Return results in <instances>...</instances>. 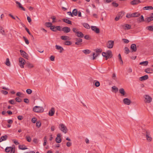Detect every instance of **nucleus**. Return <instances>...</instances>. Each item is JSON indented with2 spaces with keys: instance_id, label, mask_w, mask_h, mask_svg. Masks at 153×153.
I'll return each mask as SVG.
<instances>
[{
  "instance_id": "6e6552de",
  "label": "nucleus",
  "mask_w": 153,
  "mask_h": 153,
  "mask_svg": "<svg viewBox=\"0 0 153 153\" xmlns=\"http://www.w3.org/2000/svg\"><path fill=\"white\" fill-rule=\"evenodd\" d=\"M19 65L21 68H24V65L25 63V60L22 58L20 57L19 58Z\"/></svg>"
},
{
  "instance_id": "dca6fc26",
  "label": "nucleus",
  "mask_w": 153,
  "mask_h": 153,
  "mask_svg": "<svg viewBox=\"0 0 153 153\" xmlns=\"http://www.w3.org/2000/svg\"><path fill=\"white\" fill-rule=\"evenodd\" d=\"M131 48L132 52H136L137 50L136 45L134 44H132L131 46Z\"/></svg>"
},
{
  "instance_id": "603ef678",
  "label": "nucleus",
  "mask_w": 153,
  "mask_h": 153,
  "mask_svg": "<svg viewBox=\"0 0 153 153\" xmlns=\"http://www.w3.org/2000/svg\"><path fill=\"white\" fill-rule=\"evenodd\" d=\"M9 102L12 105H14L15 104V102L14 100H12L9 101Z\"/></svg>"
},
{
  "instance_id": "c756f323",
  "label": "nucleus",
  "mask_w": 153,
  "mask_h": 153,
  "mask_svg": "<svg viewBox=\"0 0 153 153\" xmlns=\"http://www.w3.org/2000/svg\"><path fill=\"white\" fill-rule=\"evenodd\" d=\"M131 14L132 17H137L140 15V13L137 12Z\"/></svg>"
},
{
  "instance_id": "58836bf2",
  "label": "nucleus",
  "mask_w": 153,
  "mask_h": 153,
  "mask_svg": "<svg viewBox=\"0 0 153 153\" xmlns=\"http://www.w3.org/2000/svg\"><path fill=\"white\" fill-rule=\"evenodd\" d=\"M12 147H8L6 148L5 149V151L6 152H10L11 150H12Z\"/></svg>"
},
{
  "instance_id": "6e6d98bb",
  "label": "nucleus",
  "mask_w": 153,
  "mask_h": 153,
  "mask_svg": "<svg viewBox=\"0 0 153 153\" xmlns=\"http://www.w3.org/2000/svg\"><path fill=\"white\" fill-rule=\"evenodd\" d=\"M95 51H96V53H101L102 52V50L101 48H99V49L97 48L95 50Z\"/></svg>"
},
{
  "instance_id": "3c124183",
  "label": "nucleus",
  "mask_w": 153,
  "mask_h": 153,
  "mask_svg": "<svg viewBox=\"0 0 153 153\" xmlns=\"http://www.w3.org/2000/svg\"><path fill=\"white\" fill-rule=\"evenodd\" d=\"M118 57H119V59H120V61L121 62H120V63L122 64H123V61L122 60V58H121V55L120 54H118Z\"/></svg>"
},
{
  "instance_id": "8fccbe9b",
  "label": "nucleus",
  "mask_w": 153,
  "mask_h": 153,
  "mask_svg": "<svg viewBox=\"0 0 153 153\" xmlns=\"http://www.w3.org/2000/svg\"><path fill=\"white\" fill-rule=\"evenodd\" d=\"M98 54H95V53H93V57L92 59L94 60L96 59V58L98 56Z\"/></svg>"
},
{
  "instance_id": "4c0bfd02",
  "label": "nucleus",
  "mask_w": 153,
  "mask_h": 153,
  "mask_svg": "<svg viewBox=\"0 0 153 153\" xmlns=\"http://www.w3.org/2000/svg\"><path fill=\"white\" fill-rule=\"evenodd\" d=\"M5 63V64L8 66H10V63L9 58H7L6 59V62Z\"/></svg>"
},
{
  "instance_id": "680f3d73",
  "label": "nucleus",
  "mask_w": 153,
  "mask_h": 153,
  "mask_svg": "<svg viewBox=\"0 0 153 153\" xmlns=\"http://www.w3.org/2000/svg\"><path fill=\"white\" fill-rule=\"evenodd\" d=\"M125 51L126 52V54L128 53L130 51L129 49L127 47H125Z\"/></svg>"
},
{
  "instance_id": "338daca9",
  "label": "nucleus",
  "mask_w": 153,
  "mask_h": 153,
  "mask_svg": "<svg viewBox=\"0 0 153 153\" xmlns=\"http://www.w3.org/2000/svg\"><path fill=\"white\" fill-rule=\"evenodd\" d=\"M60 28H61V27L60 26H57L56 27V30H58L59 31H61V30H61Z\"/></svg>"
},
{
  "instance_id": "423d86ee",
  "label": "nucleus",
  "mask_w": 153,
  "mask_h": 153,
  "mask_svg": "<svg viewBox=\"0 0 153 153\" xmlns=\"http://www.w3.org/2000/svg\"><path fill=\"white\" fill-rule=\"evenodd\" d=\"M114 42L112 40H109L106 43V47L109 49H111L113 47Z\"/></svg>"
},
{
  "instance_id": "a878e982",
  "label": "nucleus",
  "mask_w": 153,
  "mask_h": 153,
  "mask_svg": "<svg viewBox=\"0 0 153 153\" xmlns=\"http://www.w3.org/2000/svg\"><path fill=\"white\" fill-rule=\"evenodd\" d=\"M137 21L140 22H144L145 20L143 16V15H141L140 17H139L137 19Z\"/></svg>"
},
{
  "instance_id": "e2e57ef3",
  "label": "nucleus",
  "mask_w": 153,
  "mask_h": 153,
  "mask_svg": "<svg viewBox=\"0 0 153 153\" xmlns=\"http://www.w3.org/2000/svg\"><path fill=\"white\" fill-rule=\"evenodd\" d=\"M13 141L14 143L16 145H18L19 144V143L15 139H13L12 140Z\"/></svg>"
},
{
  "instance_id": "bf43d9fd",
  "label": "nucleus",
  "mask_w": 153,
  "mask_h": 153,
  "mask_svg": "<svg viewBox=\"0 0 153 153\" xmlns=\"http://www.w3.org/2000/svg\"><path fill=\"white\" fill-rule=\"evenodd\" d=\"M7 137L8 136L7 135H5L4 136H2V137L3 140V141L6 140L7 139Z\"/></svg>"
},
{
  "instance_id": "ea45409f",
  "label": "nucleus",
  "mask_w": 153,
  "mask_h": 153,
  "mask_svg": "<svg viewBox=\"0 0 153 153\" xmlns=\"http://www.w3.org/2000/svg\"><path fill=\"white\" fill-rule=\"evenodd\" d=\"M62 139L61 137H56V141L57 143H59L61 142Z\"/></svg>"
},
{
  "instance_id": "4be33fe9",
  "label": "nucleus",
  "mask_w": 153,
  "mask_h": 153,
  "mask_svg": "<svg viewBox=\"0 0 153 153\" xmlns=\"http://www.w3.org/2000/svg\"><path fill=\"white\" fill-rule=\"evenodd\" d=\"M76 35L78 37L80 38H82L84 36V34L80 31H78Z\"/></svg>"
},
{
  "instance_id": "052dcab7",
  "label": "nucleus",
  "mask_w": 153,
  "mask_h": 153,
  "mask_svg": "<svg viewBox=\"0 0 153 153\" xmlns=\"http://www.w3.org/2000/svg\"><path fill=\"white\" fill-rule=\"evenodd\" d=\"M36 119L35 117L33 118L32 119L31 121L33 123H35L36 121Z\"/></svg>"
},
{
  "instance_id": "2eb2a0df",
  "label": "nucleus",
  "mask_w": 153,
  "mask_h": 153,
  "mask_svg": "<svg viewBox=\"0 0 153 153\" xmlns=\"http://www.w3.org/2000/svg\"><path fill=\"white\" fill-rule=\"evenodd\" d=\"M55 110L54 108H52L49 111L48 114L50 116H53L55 113Z\"/></svg>"
},
{
  "instance_id": "49530a36",
  "label": "nucleus",
  "mask_w": 153,
  "mask_h": 153,
  "mask_svg": "<svg viewBox=\"0 0 153 153\" xmlns=\"http://www.w3.org/2000/svg\"><path fill=\"white\" fill-rule=\"evenodd\" d=\"M52 25V24L51 22H46L45 23V25L48 27H51Z\"/></svg>"
},
{
  "instance_id": "412c9836",
  "label": "nucleus",
  "mask_w": 153,
  "mask_h": 153,
  "mask_svg": "<svg viewBox=\"0 0 153 153\" xmlns=\"http://www.w3.org/2000/svg\"><path fill=\"white\" fill-rule=\"evenodd\" d=\"M16 3L18 5V6L19 8H21L22 10L24 11L25 10V8L22 6V5L18 1H16Z\"/></svg>"
},
{
  "instance_id": "39448f33",
  "label": "nucleus",
  "mask_w": 153,
  "mask_h": 153,
  "mask_svg": "<svg viewBox=\"0 0 153 153\" xmlns=\"http://www.w3.org/2000/svg\"><path fill=\"white\" fill-rule=\"evenodd\" d=\"M146 140L149 142H151L152 140V138L151 136L149 131H146L145 134Z\"/></svg>"
},
{
  "instance_id": "37998d69",
  "label": "nucleus",
  "mask_w": 153,
  "mask_h": 153,
  "mask_svg": "<svg viewBox=\"0 0 153 153\" xmlns=\"http://www.w3.org/2000/svg\"><path fill=\"white\" fill-rule=\"evenodd\" d=\"M26 138L28 142H30L31 141V139L29 136H27L26 137Z\"/></svg>"
},
{
  "instance_id": "c85d7f7f",
  "label": "nucleus",
  "mask_w": 153,
  "mask_h": 153,
  "mask_svg": "<svg viewBox=\"0 0 153 153\" xmlns=\"http://www.w3.org/2000/svg\"><path fill=\"white\" fill-rule=\"evenodd\" d=\"M0 33L3 35H5V31L4 30L3 27L1 26H0Z\"/></svg>"
},
{
  "instance_id": "09e8293b",
  "label": "nucleus",
  "mask_w": 153,
  "mask_h": 153,
  "mask_svg": "<svg viewBox=\"0 0 153 153\" xmlns=\"http://www.w3.org/2000/svg\"><path fill=\"white\" fill-rule=\"evenodd\" d=\"M23 38L24 39L25 43L28 45L29 44V42L28 40L25 37L23 36Z\"/></svg>"
},
{
  "instance_id": "aec40b11",
  "label": "nucleus",
  "mask_w": 153,
  "mask_h": 153,
  "mask_svg": "<svg viewBox=\"0 0 153 153\" xmlns=\"http://www.w3.org/2000/svg\"><path fill=\"white\" fill-rule=\"evenodd\" d=\"M149 78L148 76L147 75H145V76H141L140 78V80L141 81L145 80Z\"/></svg>"
},
{
  "instance_id": "e433bc0d",
  "label": "nucleus",
  "mask_w": 153,
  "mask_h": 153,
  "mask_svg": "<svg viewBox=\"0 0 153 153\" xmlns=\"http://www.w3.org/2000/svg\"><path fill=\"white\" fill-rule=\"evenodd\" d=\"M82 52L83 53L86 54H88L91 52V51L88 49H86L83 50Z\"/></svg>"
},
{
  "instance_id": "473e14b6",
  "label": "nucleus",
  "mask_w": 153,
  "mask_h": 153,
  "mask_svg": "<svg viewBox=\"0 0 153 153\" xmlns=\"http://www.w3.org/2000/svg\"><path fill=\"white\" fill-rule=\"evenodd\" d=\"M72 13V14H73V15L75 16H77V13H78L77 10L76 9H74L73 10Z\"/></svg>"
},
{
  "instance_id": "c9c22d12",
  "label": "nucleus",
  "mask_w": 153,
  "mask_h": 153,
  "mask_svg": "<svg viewBox=\"0 0 153 153\" xmlns=\"http://www.w3.org/2000/svg\"><path fill=\"white\" fill-rule=\"evenodd\" d=\"M148 63L149 62L148 61H145L140 62V65H143L144 66H146L148 65Z\"/></svg>"
},
{
  "instance_id": "13d9d810",
  "label": "nucleus",
  "mask_w": 153,
  "mask_h": 153,
  "mask_svg": "<svg viewBox=\"0 0 153 153\" xmlns=\"http://www.w3.org/2000/svg\"><path fill=\"white\" fill-rule=\"evenodd\" d=\"M112 4L114 6L116 7H118V4L114 2H112Z\"/></svg>"
},
{
  "instance_id": "c03bdc74",
  "label": "nucleus",
  "mask_w": 153,
  "mask_h": 153,
  "mask_svg": "<svg viewBox=\"0 0 153 153\" xmlns=\"http://www.w3.org/2000/svg\"><path fill=\"white\" fill-rule=\"evenodd\" d=\"M146 28L150 31H153V26H149L146 27Z\"/></svg>"
},
{
  "instance_id": "7c9ffc66",
  "label": "nucleus",
  "mask_w": 153,
  "mask_h": 153,
  "mask_svg": "<svg viewBox=\"0 0 153 153\" xmlns=\"http://www.w3.org/2000/svg\"><path fill=\"white\" fill-rule=\"evenodd\" d=\"M143 9V10H152L153 7L151 6H146L144 7Z\"/></svg>"
},
{
  "instance_id": "1a4fd4ad",
  "label": "nucleus",
  "mask_w": 153,
  "mask_h": 153,
  "mask_svg": "<svg viewBox=\"0 0 153 153\" xmlns=\"http://www.w3.org/2000/svg\"><path fill=\"white\" fill-rule=\"evenodd\" d=\"M20 52L21 53V55L24 58L28 59H29V56L27 53H26L24 51L22 50H20Z\"/></svg>"
},
{
  "instance_id": "393cba45",
  "label": "nucleus",
  "mask_w": 153,
  "mask_h": 153,
  "mask_svg": "<svg viewBox=\"0 0 153 153\" xmlns=\"http://www.w3.org/2000/svg\"><path fill=\"white\" fill-rule=\"evenodd\" d=\"M153 70L151 68H148L145 70V72L147 73H152L153 72Z\"/></svg>"
},
{
  "instance_id": "774afa93",
  "label": "nucleus",
  "mask_w": 153,
  "mask_h": 153,
  "mask_svg": "<svg viewBox=\"0 0 153 153\" xmlns=\"http://www.w3.org/2000/svg\"><path fill=\"white\" fill-rule=\"evenodd\" d=\"M1 92L3 94L6 95L7 94H8V92L7 91H4V90H2L1 91Z\"/></svg>"
},
{
  "instance_id": "69168bd1",
  "label": "nucleus",
  "mask_w": 153,
  "mask_h": 153,
  "mask_svg": "<svg viewBox=\"0 0 153 153\" xmlns=\"http://www.w3.org/2000/svg\"><path fill=\"white\" fill-rule=\"evenodd\" d=\"M123 42L124 43H127L129 42V41L128 39H123Z\"/></svg>"
},
{
  "instance_id": "f03ea898",
  "label": "nucleus",
  "mask_w": 153,
  "mask_h": 153,
  "mask_svg": "<svg viewBox=\"0 0 153 153\" xmlns=\"http://www.w3.org/2000/svg\"><path fill=\"white\" fill-rule=\"evenodd\" d=\"M44 109L42 107L36 106L33 108V111L36 113H42L44 111Z\"/></svg>"
},
{
  "instance_id": "5701e85b",
  "label": "nucleus",
  "mask_w": 153,
  "mask_h": 153,
  "mask_svg": "<svg viewBox=\"0 0 153 153\" xmlns=\"http://www.w3.org/2000/svg\"><path fill=\"white\" fill-rule=\"evenodd\" d=\"M55 48L56 49L58 50H60V53H62V51L64 50L63 48L62 47L60 46L56 45L55 46Z\"/></svg>"
},
{
  "instance_id": "bb28decb",
  "label": "nucleus",
  "mask_w": 153,
  "mask_h": 153,
  "mask_svg": "<svg viewBox=\"0 0 153 153\" xmlns=\"http://www.w3.org/2000/svg\"><path fill=\"white\" fill-rule=\"evenodd\" d=\"M62 20L65 22L66 23H67L68 24H70V25L72 24L70 20L68 19H62Z\"/></svg>"
},
{
  "instance_id": "b1692460",
  "label": "nucleus",
  "mask_w": 153,
  "mask_h": 153,
  "mask_svg": "<svg viewBox=\"0 0 153 153\" xmlns=\"http://www.w3.org/2000/svg\"><path fill=\"white\" fill-rule=\"evenodd\" d=\"M153 20V16H150L149 17H148L146 19H145V21L147 22H149Z\"/></svg>"
},
{
  "instance_id": "ddd939ff",
  "label": "nucleus",
  "mask_w": 153,
  "mask_h": 153,
  "mask_svg": "<svg viewBox=\"0 0 153 153\" xmlns=\"http://www.w3.org/2000/svg\"><path fill=\"white\" fill-rule=\"evenodd\" d=\"M62 31H63L64 33H68L70 31L71 29L69 27H64L62 28Z\"/></svg>"
},
{
  "instance_id": "7ed1b4c3",
  "label": "nucleus",
  "mask_w": 153,
  "mask_h": 153,
  "mask_svg": "<svg viewBox=\"0 0 153 153\" xmlns=\"http://www.w3.org/2000/svg\"><path fill=\"white\" fill-rule=\"evenodd\" d=\"M59 128L60 130L64 133L66 134L68 131V129L65 126L63 123L59 125Z\"/></svg>"
},
{
  "instance_id": "4468645a",
  "label": "nucleus",
  "mask_w": 153,
  "mask_h": 153,
  "mask_svg": "<svg viewBox=\"0 0 153 153\" xmlns=\"http://www.w3.org/2000/svg\"><path fill=\"white\" fill-rule=\"evenodd\" d=\"M75 40L76 41L75 44L77 45H79L80 44V43L82 41V40L80 38H75Z\"/></svg>"
},
{
  "instance_id": "0eeeda50",
  "label": "nucleus",
  "mask_w": 153,
  "mask_h": 153,
  "mask_svg": "<svg viewBox=\"0 0 153 153\" xmlns=\"http://www.w3.org/2000/svg\"><path fill=\"white\" fill-rule=\"evenodd\" d=\"M122 28L125 30H129L131 28V25L126 24H124L121 25Z\"/></svg>"
},
{
  "instance_id": "5fc2aeb1",
  "label": "nucleus",
  "mask_w": 153,
  "mask_h": 153,
  "mask_svg": "<svg viewBox=\"0 0 153 153\" xmlns=\"http://www.w3.org/2000/svg\"><path fill=\"white\" fill-rule=\"evenodd\" d=\"M16 102H20L22 101V99L19 97H17L15 99Z\"/></svg>"
},
{
  "instance_id": "f257e3e1",
  "label": "nucleus",
  "mask_w": 153,
  "mask_h": 153,
  "mask_svg": "<svg viewBox=\"0 0 153 153\" xmlns=\"http://www.w3.org/2000/svg\"><path fill=\"white\" fill-rule=\"evenodd\" d=\"M102 54L103 57H105L106 60L111 58L112 56V52L110 50L106 52H103Z\"/></svg>"
},
{
  "instance_id": "a18cd8bd",
  "label": "nucleus",
  "mask_w": 153,
  "mask_h": 153,
  "mask_svg": "<svg viewBox=\"0 0 153 153\" xmlns=\"http://www.w3.org/2000/svg\"><path fill=\"white\" fill-rule=\"evenodd\" d=\"M94 85L95 86L98 87L100 86V82L99 81H96Z\"/></svg>"
},
{
  "instance_id": "0e129e2a",
  "label": "nucleus",
  "mask_w": 153,
  "mask_h": 153,
  "mask_svg": "<svg viewBox=\"0 0 153 153\" xmlns=\"http://www.w3.org/2000/svg\"><path fill=\"white\" fill-rule=\"evenodd\" d=\"M16 18H17V19H16V21L18 22H19L20 23H22V22H21V20L19 18V17H17V16H16Z\"/></svg>"
},
{
  "instance_id": "a19ab883",
  "label": "nucleus",
  "mask_w": 153,
  "mask_h": 153,
  "mask_svg": "<svg viewBox=\"0 0 153 153\" xmlns=\"http://www.w3.org/2000/svg\"><path fill=\"white\" fill-rule=\"evenodd\" d=\"M83 26L87 29L90 28V26L88 24L86 23H84L83 24Z\"/></svg>"
},
{
  "instance_id": "a211bd4d",
  "label": "nucleus",
  "mask_w": 153,
  "mask_h": 153,
  "mask_svg": "<svg viewBox=\"0 0 153 153\" xmlns=\"http://www.w3.org/2000/svg\"><path fill=\"white\" fill-rule=\"evenodd\" d=\"M140 3V0H134L131 1L130 3L131 4L134 5Z\"/></svg>"
},
{
  "instance_id": "f3484780",
  "label": "nucleus",
  "mask_w": 153,
  "mask_h": 153,
  "mask_svg": "<svg viewBox=\"0 0 153 153\" xmlns=\"http://www.w3.org/2000/svg\"><path fill=\"white\" fill-rule=\"evenodd\" d=\"M119 91L120 93L121 94L122 96H124L125 97H126L125 96L126 94V92L125 91L124 89L123 88H121L119 89Z\"/></svg>"
},
{
  "instance_id": "de8ad7c7",
  "label": "nucleus",
  "mask_w": 153,
  "mask_h": 153,
  "mask_svg": "<svg viewBox=\"0 0 153 153\" xmlns=\"http://www.w3.org/2000/svg\"><path fill=\"white\" fill-rule=\"evenodd\" d=\"M56 27L55 26H51L50 28L53 31H56Z\"/></svg>"
},
{
  "instance_id": "4d7b16f0",
  "label": "nucleus",
  "mask_w": 153,
  "mask_h": 153,
  "mask_svg": "<svg viewBox=\"0 0 153 153\" xmlns=\"http://www.w3.org/2000/svg\"><path fill=\"white\" fill-rule=\"evenodd\" d=\"M72 30L75 33V34L78 31V30L76 28H73L72 29Z\"/></svg>"
},
{
  "instance_id": "f704fd0d",
  "label": "nucleus",
  "mask_w": 153,
  "mask_h": 153,
  "mask_svg": "<svg viewBox=\"0 0 153 153\" xmlns=\"http://www.w3.org/2000/svg\"><path fill=\"white\" fill-rule=\"evenodd\" d=\"M19 148L20 149L23 150L27 149V148L25 146L23 145H19Z\"/></svg>"
},
{
  "instance_id": "f8f14e48",
  "label": "nucleus",
  "mask_w": 153,
  "mask_h": 153,
  "mask_svg": "<svg viewBox=\"0 0 153 153\" xmlns=\"http://www.w3.org/2000/svg\"><path fill=\"white\" fill-rule=\"evenodd\" d=\"M91 28L94 31L97 33H100L99 29L96 26H91Z\"/></svg>"
},
{
  "instance_id": "cd10ccee",
  "label": "nucleus",
  "mask_w": 153,
  "mask_h": 153,
  "mask_svg": "<svg viewBox=\"0 0 153 153\" xmlns=\"http://www.w3.org/2000/svg\"><path fill=\"white\" fill-rule=\"evenodd\" d=\"M61 39L63 40H66L69 39V37L67 36H62L60 37Z\"/></svg>"
},
{
  "instance_id": "2f4dec72",
  "label": "nucleus",
  "mask_w": 153,
  "mask_h": 153,
  "mask_svg": "<svg viewBox=\"0 0 153 153\" xmlns=\"http://www.w3.org/2000/svg\"><path fill=\"white\" fill-rule=\"evenodd\" d=\"M111 88L112 89V91H114L113 90H114V92L115 93H117L118 91V88L115 86H112L111 87Z\"/></svg>"
},
{
  "instance_id": "9d476101",
  "label": "nucleus",
  "mask_w": 153,
  "mask_h": 153,
  "mask_svg": "<svg viewBox=\"0 0 153 153\" xmlns=\"http://www.w3.org/2000/svg\"><path fill=\"white\" fill-rule=\"evenodd\" d=\"M123 14L122 12H120L118 13L117 16L115 17V20L117 21L118 20L120 19L123 16Z\"/></svg>"
},
{
  "instance_id": "9b49d317",
  "label": "nucleus",
  "mask_w": 153,
  "mask_h": 153,
  "mask_svg": "<svg viewBox=\"0 0 153 153\" xmlns=\"http://www.w3.org/2000/svg\"><path fill=\"white\" fill-rule=\"evenodd\" d=\"M123 102L124 104L128 105H130L131 103V101L128 98L124 99Z\"/></svg>"
},
{
  "instance_id": "864d4df0",
  "label": "nucleus",
  "mask_w": 153,
  "mask_h": 153,
  "mask_svg": "<svg viewBox=\"0 0 153 153\" xmlns=\"http://www.w3.org/2000/svg\"><path fill=\"white\" fill-rule=\"evenodd\" d=\"M26 92L27 94H31V93H32V91L30 89H28L26 90Z\"/></svg>"
},
{
  "instance_id": "6ab92c4d",
  "label": "nucleus",
  "mask_w": 153,
  "mask_h": 153,
  "mask_svg": "<svg viewBox=\"0 0 153 153\" xmlns=\"http://www.w3.org/2000/svg\"><path fill=\"white\" fill-rule=\"evenodd\" d=\"M26 65L27 68H31L34 67L33 65L28 62H26Z\"/></svg>"
},
{
  "instance_id": "20e7f679",
  "label": "nucleus",
  "mask_w": 153,
  "mask_h": 153,
  "mask_svg": "<svg viewBox=\"0 0 153 153\" xmlns=\"http://www.w3.org/2000/svg\"><path fill=\"white\" fill-rule=\"evenodd\" d=\"M144 97L145 99L144 102L146 103H150L152 100V98L149 95L146 94L144 95Z\"/></svg>"
},
{
  "instance_id": "72a5a7b5",
  "label": "nucleus",
  "mask_w": 153,
  "mask_h": 153,
  "mask_svg": "<svg viewBox=\"0 0 153 153\" xmlns=\"http://www.w3.org/2000/svg\"><path fill=\"white\" fill-rule=\"evenodd\" d=\"M72 43L69 41H66L64 42V44L65 45H71Z\"/></svg>"
},
{
  "instance_id": "79ce46f5",
  "label": "nucleus",
  "mask_w": 153,
  "mask_h": 153,
  "mask_svg": "<svg viewBox=\"0 0 153 153\" xmlns=\"http://www.w3.org/2000/svg\"><path fill=\"white\" fill-rule=\"evenodd\" d=\"M36 124V127L39 128L41 126V123L40 121H37Z\"/></svg>"
}]
</instances>
